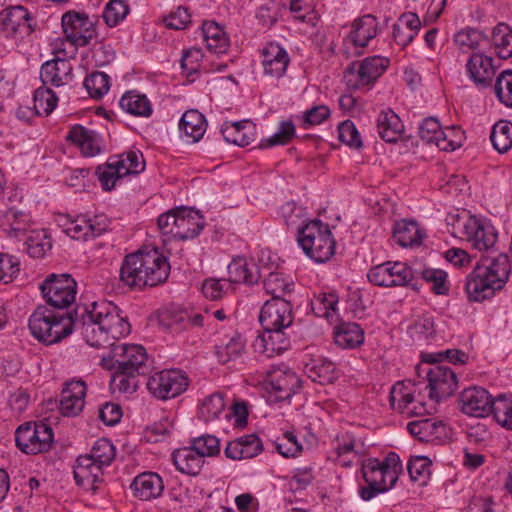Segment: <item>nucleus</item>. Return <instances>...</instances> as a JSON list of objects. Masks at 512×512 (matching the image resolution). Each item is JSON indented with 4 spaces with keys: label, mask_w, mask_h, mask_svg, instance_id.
<instances>
[{
    "label": "nucleus",
    "mask_w": 512,
    "mask_h": 512,
    "mask_svg": "<svg viewBox=\"0 0 512 512\" xmlns=\"http://www.w3.org/2000/svg\"><path fill=\"white\" fill-rule=\"evenodd\" d=\"M335 364L322 357L312 359L305 364V371L308 377L321 384L332 383L336 379Z\"/></svg>",
    "instance_id": "nucleus-45"
},
{
    "label": "nucleus",
    "mask_w": 512,
    "mask_h": 512,
    "mask_svg": "<svg viewBox=\"0 0 512 512\" xmlns=\"http://www.w3.org/2000/svg\"><path fill=\"white\" fill-rule=\"evenodd\" d=\"M267 383L279 401L289 399L301 387V380L297 374L286 365L270 370L267 374Z\"/></svg>",
    "instance_id": "nucleus-17"
},
{
    "label": "nucleus",
    "mask_w": 512,
    "mask_h": 512,
    "mask_svg": "<svg viewBox=\"0 0 512 512\" xmlns=\"http://www.w3.org/2000/svg\"><path fill=\"white\" fill-rule=\"evenodd\" d=\"M291 340L295 343H308L321 335V330L310 322L293 323L289 328Z\"/></svg>",
    "instance_id": "nucleus-58"
},
{
    "label": "nucleus",
    "mask_w": 512,
    "mask_h": 512,
    "mask_svg": "<svg viewBox=\"0 0 512 512\" xmlns=\"http://www.w3.org/2000/svg\"><path fill=\"white\" fill-rule=\"evenodd\" d=\"M297 241L307 256L315 262L328 261L335 252L336 242L329 225L312 220L298 230Z\"/></svg>",
    "instance_id": "nucleus-4"
},
{
    "label": "nucleus",
    "mask_w": 512,
    "mask_h": 512,
    "mask_svg": "<svg viewBox=\"0 0 512 512\" xmlns=\"http://www.w3.org/2000/svg\"><path fill=\"white\" fill-rule=\"evenodd\" d=\"M287 51L278 43H269L262 50V65L265 74L281 78L289 65Z\"/></svg>",
    "instance_id": "nucleus-25"
},
{
    "label": "nucleus",
    "mask_w": 512,
    "mask_h": 512,
    "mask_svg": "<svg viewBox=\"0 0 512 512\" xmlns=\"http://www.w3.org/2000/svg\"><path fill=\"white\" fill-rule=\"evenodd\" d=\"M31 21L32 17L26 8L14 6L2 12L0 31L5 33L6 36L29 35L35 30Z\"/></svg>",
    "instance_id": "nucleus-21"
},
{
    "label": "nucleus",
    "mask_w": 512,
    "mask_h": 512,
    "mask_svg": "<svg viewBox=\"0 0 512 512\" xmlns=\"http://www.w3.org/2000/svg\"><path fill=\"white\" fill-rule=\"evenodd\" d=\"M463 232L467 240L479 251L493 248L497 240V232L492 224L470 217L463 224Z\"/></svg>",
    "instance_id": "nucleus-19"
},
{
    "label": "nucleus",
    "mask_w": 512,
    "mask_h": 512,
    "mask_svg": "<svg viewBox=\"0 0 512 512\" xmlns=\"http://www.w3.org/2000/svg\"><path fill=\"white\" fill-rule=\"evenodd\" d=\"M120 107L127 113L138 117H149L153 112L146 95L136 91L126 92L120 99Z\"/></svg>",
    "instance_id": "nucleus-44"
},
{
    "label": "nucleus",
    "mask_w": 512,
    "mask_h": 512,
    "mask_svg": "<svg viewBox=\"0 0 512 512\" xmlns=\"http://www.w3.org/2000/svg\"><path fill=\"white\" fill-rule=\"evenodd\" d=\"M426 371L428 379L429 397L434 402L451 396L458 388L456 372L442 364L432 363Z\"/></svg>",
    "instance_id": "nucleus-14"
},
{
    "label": "nucleus",
    "mask_w": 512,
    "mask_h": 512,
    "mask_svg": "<svg viewBox=\"0 0 512 512\" xmlns=\"http://www.w3.org/2000/svg\"><path fill=\"white\" fill-rule=\"evenodd\" d=\"M329 457L343 467H350L357 458L355 437L350 433L338 435Z\"/></svg>",
    "instance_id": "nucleus-38"
},
{
    "label": "nucleus",
    "mask_w": 512,
    "mask_h": 512,
    "mask_svg": "<svg viewBox=\"0 0 512 512\" xmlns=\"http://www.w3.org/2000/svg\"><path fill=\"white\" fill-rule=\"evenodd\" d=\"M72 65L66 59L56 58L45 62L40 70L43 85L55 87L68 84L72 80Z\"/></svg>",
    "instance_id": "nucleus-27"
},
{
    "label": "nucleus",
    "mask_w": 512,
    "mask_h": 512,
    "mask_svg": "<svg viewBox=\"0 0 512 512\" xmlns=\"http://www.w3.org/2000/svg\"><path fill=\"white\" fill-rule=\"evenodd\" d=\"M20 273V262L17 257L0 253V284L7 285L14 281Z\"/></svg>",
    "instance_id": "nucleus-61"
},
{
    "label": "nucleus",
    "mask_w": 512,
    "mask_h": 512,
    "mask_svg": "<svg viewBox=\"0 0 512 512\" xmlns=\"http://www.w3.org/2000/svg\"><path fill=\"white\" fill-rule=\"evenodd\" d=\"M339 297L333 290L325 292L320 290L319 294L312 301V309L320 317L329 318L331 312L336 311Z\"/></svg>",
    "instance_id": "nucleus-56"
},
{
    "label": "nucleus",
    "mask_w": 512,
    "mask_h": 512,
    "mask_svg": "<svg viewBox=\"0 0 512 512\" xmlns=\"http://www.w3.org/2000/svg\"><path fill=\"white\" fill-rule=\"evenodd\" d=\"M207 128L205 116L197 110L186 111L179 122L181 137L188 143H196L202 139Z\"/></svg>",
    "instance_id": "nucleus-32"
},
{
    "label": "nucleus",
    "mask_w": 512,
    "mask_h": 512,
    "mask_svg": "<svg viewBox=\"0 0 512 512\" xmlns=\"http://www.w3.org/2000/svg\"><path fill=\"white\" fill-rule=\"evenodd\" d=\"M172 459L178 471L191 476L198 475L205 462L192 446L175 450Z\"/></svg>",
    "instance_id": "nucleus-36"
},
{
    "label": "nucleus",
    "mask_w": 512,
    "mask_h": 512,
    "mask_svg": "<svg viewBox=\"0 0 512 512\" xmlns=\"http://www.w3.org/2000/svg\"><path fill=\"white\" fill-rule=\"evenodd\" d=\"M245 352V341L239 334L223 339L215 346V355L222 364L239 359Z\"/></svg>",
    "instance_id": "nucleus-43"
},
{
    "label": "nucleus",
    "mask_w": 512,
    "mask_h": 512,
    "mask_svg": "<svg viewBox=\"0 0 512 512\" xmlns=\"http://www.w3.org/2000/svg\"><path fill=\"white\" fill-rule=\"evenodd\" d=\"M54 439L51 426L43 421L26 422L15 432L16 446L26 454H38L50 449Z\"/></svg>",
    "instance_id": "nucleus-6"
},
{
    "label": "nucleus",
    "mask_w": 512,
    "mask_h": 512,
    "mask_svg": "<svg viewBox=\"0 0 512 512\" xmlns=\"http://www.w3.org/2000/svg\"><path fill=\"white\" fill-rule=\"evenodd\" d=\"M64 232L76 240H88L106 232L110 225L109 218L104 214H97L93 217L78 215L75 218L63 216L61 218Z\"/></svg>",
    "instance_id": "nucleus-11"
},
{
    "label": "nucleus",
    "mask_w": 512,
    "mask_h": 512,
    "mask_svg": "<svg viewBox=\"0 0 512 512\" xmlns=\"http://www.w3.org/2000/svg\"><path fill=\"white\" fill-rule=\"evenodd\" d=\"M89 457L93 462L99 464L100 467L108 466L115 458V447L106 438H101L95 441L89 454L84 455Z\"/></svg>",
    "instance_id": "nucleus-52"
},
{
    "label": "nucleus",
    "mask_w": 512,
    "mask_h": 512,
    "mask_svg": "<svg viewBox=\"0 0 512 512\" xmlns=\"http://www.w3.org/2000/svg\"><path fill=\"white\" fill-rule=\"evenodd\" d=\"M291 343L289 328H276L263 330V333L255 339L253 347L256 352L270 358L287 351Z\"/></svg>",
    "instance_id": "nucleus-18"
},
{
    "label": "nucleus",
    "mask_w": 512,
    "mask_h": 512,
    "mask_svg": "<svg viewBox=\"0 0 512 512\" xmlns=\"http://www.w3.org/2000/svg\"><path fill=\"white\" fill-rule=\"evenodd\" d=\"M334 342L343 349H356L364 342V330L355 322H343L335 326Z\"/></svg>",
    "instance_id": "nucleus-34"
},
{
    "label": "nucleus",
    "mask_w": 512,
    "mask_h": 512,
    "mask_svg": "<svg viewBox=\"0 0 512 512\" xmlns=\"http://www.w3.org/2000/svg\"><path fill=\"white\" fill-rule=\"evenodd\" d=\"M460 410L472 417H485L493 413L494 399L489 392L482 387H469L464 389L459 396Z\"/></svg>",
    "instance_id": "nucleus-16"
},
{
    "label": "nucleus",
    "mask_w": 512,
    "mask_h": 512,
    "mask_svg": "<svg viewBox=\"0 0 512 512\" xmlns=\"http://www.w3.org/2000/svg\"><path fill=\"white\" fill-rule=\"evenodd\" d=\"M26 251L33 258H43L52 248L50 235L45 230H32L26 242Z\"/></svg>",
    "instance_id": "nucleus-47"
},
{
    "label": "nucleus",
    "mask_w": 512,
    "mask_h": 512,
    "mask_svg": "<svg viewBox=\"0 0 512 512\" xmlns=\"http://www.w3.org/2000/svg\"><path fill=\"white\" fill-rule=\"evenodd\" d=\"M466 70L469 78L480 88L489 87L496 73L493 59L482 53H473L470 56Z\"/></svg>",
    "instance_id": "nucleus-24"
},
{
    "label": "nucleus",
    "mask_w": 512,
    "mask_h": 512,
    "mask_svg": "<svg viewBox=\"0 0 512 512\" xmlns=\"http://www.w3.org/2000/svg\"><path fill=\"white\" fill-rule=\"evenodd\" d=\"M291 290H284V296L274 295L262 306L259 322L263 330L290 328L292 324V305L287 298Z\"/></svg>",
    "instance_id": "nucleus-12"
},
{
    "label": "nucleus",
    "mask_w": 512,
    "mask_h": 512,
    "mask_svg": "<svg viewBox=\"0 0 512 512\" xmlns=\"http://www.w3.org/2000/svg\"><path fill=\"white\" fill-rule=\"evenodd\" d=\"M203 225V218L198 211L187 207L177 208L171 236L179 240L192 239L201 232Z\"/></svg>",
    "instance_id": "nucleus-20"
},
{
    "label": "nucleus",
    "mask_w": 512,
    "mask_h": 512,
    "mask_svg": "<svg viewBox=\"0 0 512 512\" xmlns=\"http://www.w3.org/2000/svg\"><path fill=\"white\" fill-rule=\"evenodd\" d=\"M191 446L203 459L215 456L220 452V440L213 435H202L194 438Z\"/></svg>",
    "instance_id": "nucleus-63"
},
{
    "label": "nucleus",
    "mask_w": 512,
    "mask_h": 512,
    "mask_svg": "<svg viewBox=\"0 0 512 512\" xmlns=\"http://www.w3.org/2000/svg\"><path fill=\"white\" fill-rule=\"evenodd\" d=\"M73 474L76 484L92 494L97 492L103 482V468L83 455L77 458Z\"/></svg>",
    "instance_id": "nucleus-22"
},
{
    "label": "nucleus",
    "mask_w": 512,
    "mask_h": 512,
    "mask_svg": "<svg viewBox=\"0 0 512 512\" xmlns=\"http://www.w3.org/2000/svg\"><path fill=\"white\" fill-rule=\"evenodd\" d=\"M509 273L510 264L507 259H496L489 265L477 264L468 275L465 288H503Z\"/></svg>",
    "instance_id": "nucleus-10"
},
{
    "label": "nucleus",
    "mask_w": 512,
    "mask_h": 512,
    "mask_svg": "<svg viewBox=\"0 0 512 512\" xmlns=\"http://www.w3.org/2000/svg\"><path fill=\"white\" fill-rule=\"evenodd\" d=\"M202 36L209 51L223 54L228 50L229 39L223 29L215 22H204Z\"/></svg>",
    "instance_id": "nucleus-42"
},
{
    "label": "nucleus",
    "mask_w": 512,
    "mask_h": 512,
    "mask_svg": "<svg viewBox=\"0 0 512 512\" xmlns=\"http://www.w3.org/2000/svg\"><path fill=\"white\" fill-rule=\"evenodd\" d=\"M33 101L34 114L48 116L55 109L58 98L51 89L43 85L35 90Z\"/></svg>",
    "instance_id": "nucleus-50"
},
{
    "label": "nucleus",
    "mask_w": 512,
    "mask_h": 512,
    "mask_svg": "<svg viewBox=\"0 0 512 512\" xmlns=\"http://www.w3.org/2000/svg\"><path fill=\"white\" fill-rule=\"evenodd\" d=\"M416 386L410 381H400L392 386L389 403L393 410L408 417L430 414L435 407L415 397Z\"/></svg>",
    "instance_id": "nucleus-7"
},
{
    "label": "nucleus",
    "mask_w": 512,
    "mask_h": 512,
    "mask_svg": "<svg viewBox=\"0 0 512 512\" xmlns=\"http://www.w3.org/2000/svg\"><path fill=\"white\" fill-rule=\"evenodd\" d=\"M102 362L108 369H122L130 375L132 372L145 375L150 370L145 348L136 344L117 343L103 355Z\"/></svg>",
    "instance_id": "nucleus-5"
},
{
    "label": "nucleus",
    "mask_w": 512,
    "mask_h": 512,
    "mask_svg": "<svg viewBox=\"0 0 512 512\" xmlns=\"http://www.w3.org/2000/svg\"><path fill=\"white\" fill-rule=\"evenodd\" d=\"M419 136L424 142L434 144L443 151L456 148V143L448 138L447 132L442 130L439 121L434 117H428L422 121L419 126Z\"/></svg>",
    "instance_id": "nucleus-29"
},
{
    "label": "nucleus",
    "mask_w": 512,
    "mask_h": 512,
    "mask_svg": "<svg viewBox=\"0 0 512 512\" xmlns=\"http://www.w3.org/2000/svg\"><path fill=\"white\" fill-rule=\"evenodd\" d=\"M41 292L50 307L61 310L75 302L77 290H41Z\"/></svg>",
    "instance_id": "nucleus-57"
},
{
    "label": "nucleus",
    "mask_w": 512,
    "mask_h": 512,
    "mask_svg": "<svg viewBox=\"0 0 512 512\" xmlns=\"http://www.w3.org/2000/svg\"><path fill=\"white\" fill-rule=\"evenodd\" d=\"M379 136L386 142L394 143L401 138L404 126L399 116L392 110L382 111L377 119Z\"/></svg>",
    "instance_id": "nucleus-39"
},
{
    "label": "nucleus",
    "mask_w": 512,
    "mask_h": 512,
    "mask_svg": "<svg viewBox=\"0 0 512 512\" xmlns=\"http://www.w3.org/2000/svg\"><path fill=\"white\" fill-rule=\"evenodd\" d=\"M389 65V59L373 56L361 63L353 62L344 72V81L349 88L360 89L376 81Z\"/></svg>",
    "instance_id": "nucleus-9"
},
{
    "label": "nucleus",
    "mask_w": 512,
    "mask_h": 512,
    "mask_svg": "<svg viewBox=\"0 0 512 512\" xmlns=\"http://www.w3.org/2000/svg\"><path fill=\"white\" fill-rule=\"evenodd\" d=\"M423 237L424 233L416 221L403 219L394 225L393 239L401 247L419 246L422 243Z\"/></svg>",
    "instance_id": "nucleus-37"
},
{
    "label": "nucleus",
    "mask_w": 512,
    "mask_h": 512,
    "mask_svg": "<svg viewBox=\"0 0 512 512\" xmlns=\"http://www.w3.org/2000/svg\"><path fill=\"white\" fill-rule=\"evenodd\" d=\"M263 451L261 440L256 434L238 437L226 445L224 453L232 460L251 459Z\"/></svg>",
    "instance_id": "nucleus-26"
},
{
    "label": "nucleus",
    "mask_w": 512,
    "mask_h": 512,
    "mask_svg": "<svg viewBox=\"0 0 512 512\" xmlns=\"http://www.w3.org/2000/svg\"><path fill=\"white\" fill-rule=\"evenodd\" d=\"M376 33V18L368 14L354 21L348 39L354 46L365 47Z\"/></svg>",
    "instance_id": "nucleus-40"
},
{
    "label": "nucleus",
    "mask_w": 512,
    "mask_h": 512,
    "mask_svg": "<svg viewBox=\"0 0 512 512\" xmlns=\"http://www.w3.org/2000/svg\"><path fill=\"white\" fill-rule=\"evenodd\" d=\"M295 134V126L290 121L281 122L278 131L269 138L262 139L258 148L264 149L287 144Z\"/></svg>",
    "instance_id": "nucleus-60"
},
{
    "label": "nucleus",
    "mask_w": 512,
    "mask_h": 512,
    "mask_svg": "<svg viewBox=\"0 0 512 512\" xmlns=\"http://www.w3.org/2000/svg\"><path fill=\"white\" fill-rule=\"evenodd\" d=\"M407 430L421 442H434L446 434V428L442 421L436 418H423L411 421L407 424Z\"/></svg>",
    "instance_id": "nucleus-30"
},
{
    "label": "nucleus",
    "mask_w": 512,
    "mask_h": 512,
    "mask_svg": "<svg viewBox=\"0 0 512 512\" xmlns=\"http://www.w3.org/2000/svg\"><path fill=\"white\" fill-rule=\"evenodd\" d=\"M492 43L499 58L508 59L511 57L512 29L507 24H498L492 32Z\"/></svg>",
    "instance_id": "nucleus-46"
},
{
    "label": "nucleus",
    "mask_w": 512,
    "mask_h": 512,
    "mask_svg": "<svg viewBox=\"0 0 512 512\" xmlns=\"http://www.w3.org/2000/svg\"><path fill=\"white\" fill-rule=\"evenodd\" d=\"M66 138L76 144L84 156L92 157L100 153L99 136L93 130L76 125L70 129Z\"/></svg>",
    "instance_id": "nucleus-35"
},
{
    "label": "nucleus",
    "mask_w": 512,
    "mask_h": 512,
    "mask_svg": "<svg viewBox=\"0 0 512 512\" xmlns=\"http://www.w3.org/2000/svg\"><path fill=\"white\" fill-rule=\"evenodd\" d=\"M430 467L431 462L427 457H412L407 465L410 479L414 482H420L421 485L426 484L430 476Z\"/></svg>",
    "instance_id": "nucleus-59"
},
{
    "label": "nucleus",
    "mask_w": 512,
    "mask_h": 512,
    "mask_svg": "<svg viewBox=\"0 0 512 512\" xmlns=\"http://www.w3.org/2000/svg\"><path fill=\"white\" fill-rule=\"evenodd\" d=\"M170 272L166 257L157 250L127 255L120 269L121 281L130 288H153L163 284Z\"/></svg>",
    "instance_id": "nucleus-2"
},
{
    "label": "nucleus",
    "mask_w": 512,
    "mask_h": 512,
    "mask_svg": "<svg viewBox=\"0 0 512 512\" xmlns=\"http://www.w3.org/2000/svg\"><path fill=\"white\" fill-rule=\"evenodd\" d=\"M228 281L233 284L256 285L261 278L258 267L248 263L245 258L237 257L228 265Z\"/></svg>",
    "instance_id": "nucleus-33"
},
{
    "label": "nucleus",
    "mask_w": 512,
    "mask_h": 512,
    "mask_svg": "<svg viewBox=\"0 0 512 512\" xmlns=\"http://www.w3.org/2000/svg\"><path fill=\"white\" fill-rule=\"evenodd\" d=\"M226 405L225 395L214 392L203 399L199 407V415L206 422L213 421L220 416Z\"/></svg>",
    "instance_id": "nucleus-48"
},
{
    "label": "nucleus",
    "mask_w": 512,
    "mask_h": 512,
    "mask_svg": "<svg viewBox=\"0 0 512 512\" xmlns=\"http://www.w3.org/2000/svg\"><path fill=\"white\" fill-rule=\"evenodd\" d=\"M149 321L164 332L180 334L194 328L204 327L205 316L191 307L171 303L151 313Z\"/></svg>",
    "instance_id": "nucleus-3"
},
{
    "label": "nucleus",
    "mask_w": 512,
    "mask_h": 512,
    "mask_svg": "<svg viewBox=\"0 0 512 512\" xmlns=\"http://www.w3.org/2000/svg\"><path fill=\"white\" fill-rule=\"evenodd\" d=\"M77 326L88 345L109 350L130 333L129 322L111 302H93L90 307L78 305L73 312L38 306L28 319L31 335L46 346L61 342Z\"/></svg>",
    "instance_id": "nucleus-1"
},
{
    "label": "nucleus",
    "mask_w": 512,
    "mask_h": 512,
    "mask_svg": "<svg viewBox=\"0 0 512 512\" xmlns=\"http://www.w3.org/2000/svg\"><path fill=\"white\" fill-rule=\"evenodd\" d=\"M110 165L116 169V173L123 178L130 174H139L145 168L142 154L135 151H129L119 155L109 157Z\"/></svg>",
    "instance_id": "nucleus-41"
},
{
    "label": "nucleus",
    "mask_w": 512,
    "mask_h": 512,
    "mask_svg": "<svg viewBox=\"0 0 512 512\" xmlns=\"http://www.w3.org/2000/svg\"><path fill=\"white\" fill-rule=\"evenodd\" d=\"M128 4L123 0H111L105 7L103 18L105 23L114 27L121 22L128 14Z\"/></svg>",
    "instance_id": "nucleus-62"
},
{
    "label": "nucleus",
    "mask_w": 512,
    "mask_h": 512,
    "mask_svg": "<svg viewBox=\"0 0 512 512\" xmlns=\"http://www.w3.org/2000/svg\"><path fill=\"white\" fill-rule=\"evenodd\" d=\"M63 32L75 47H84L96 35L93 22L84 13L69 11L62 16Z\"/></svg>",
    "instance_id": "nucleus-15"
},
{
    "label": "nucleus",
    "mask_w": 512,
    "mask_h": 512,
    "mask_svg": "<svg viewBox=\"0 0 512 512\" xmlns=\"http://www.w3.org/2000/svg\"><path fill=\"white\" fill-rule=\"evenodd\" d=\"M83 85L90 97L100 99L110 88V77L104 72L96 71L86 76Z\"/></svg>",
    "instance_id": "nucleus-54"
},
{
    "label": "nucleus",
    "mask_w": 512,
    "mask_h": 512,
    "mask_svg": "<svg viewBox=\"0 0 512 512\" xmlns=\"http://www.w3.org/2000/svg\"><path fill=\"white\" fill-rule=\"evenodd\" d=\"M494 90L501 103L512 107V70H505L498 76Z\"/></svg>",
    "instance_id": "nucleus-64"
},
{
    "label": "nucleus",
    "mask_w": 512,
    "mask_h": 512,
    "mask_svg": "<svg viewBox=\"0 0 512 512\" xmlns=\"http://www.w3.org/2000/svg\"><path fill=\"white\" fill-rule=\"evenodd\" d=\"M224 139L235 145L248 146L256 138V126L250 120L225 122L221 128Z\"/></svg>",
    "instance_id": "nucleus-31"
},
{
    "label": "nucleus",
    "mask_w": 512,
    "mask_h": 512,
    "mask_svg": "<svg viewBox=\"0 0 512 512\" xmlns=\"http://www.w3.org/2000/svg\"><path fill=\"white\" fill-rule=\"evenodd\" d=\"M186 374L178 369L163 370L150 376L146 386L151 395L159 400L175 398L188 387Z\"/></svg>",
    "instance_id": "nucleus-8"
},
{
    "label": "nucleus",
    "mask_w": 512,
    "mask_h": 512,
    "mask_svg": "<svg viewBox=\"0 0 512 512\" xmlns=\"http://www.w3.org/2000/svg\"><path fill=\"white\" fill-rule=\"evenodd\" d=\"M367 277L371 284L389 288L391 286H408L417 278V274L405 263L387 262L370 269Z\"/></svg>",
    "instance_id": "nucleus-13"
},
{
    "label": "nucleus",
    "mask_w": 512,
    "mask_h": 512,
    "mask_svg": "<svg viewBox=\"0 0 512 512\" xmlns=\"http://www.w3.org/2000/svg\"><path fill=\"white\" fill-rule=\"evenodd\" d=\"M490 140L499 153H506L512 147V123L506 120L497 122L491 131Z\"/></svg>",
    "instance_id": "nucleus-49"
},
{
    "label": "nucleus",
    "mask_w": 512,
    "mask_h": 512,
    "mask_svg": "<svg viewBox=\"0 0 512 512\" xmlns=\"http://www.w3.org/2000/svg\"><path fill=\"white\" fill-rule=\"evenodd\" d=\"M386 472L385 468L380 465V460L376 458L369 459L362 467V474L366 483H373L378 486L389 485V489H391L394 485H390Z\"/></svg>",
    "instance_id": "nucleus-55"
},
{
    "label": "nucleus",
    "mask_w": 512,
    "mask_h": 512,
    "mask_svg": "<svg viewBox=\"0 0 512 512\" xmlns=\"http://www.w3.org/2000/svg\"><path fill=\"white\" fill-rule=\"evenodd\" d=\"M87 387L82 380H71L65 383L61 392L59 409L63 416L74 417L82 412L85 406Z\"/></svg>",
    "instance_id": "nucleus-23"
},
{
    "label": "nucleus",
    "mask_w": 512,
    "mask_h": 512,
    "mask_svg": "<svg viewBox=\"0 0 512 512\" xmlns=\"http://www.w3.org/2000/svg\"><path fill=\"white\" fill-rule=\"evenodd\" d=\"M493 416L496 422L512 430V395H499L494 399Z\"/></svg>",
    "instance_id": "nucleus-53"
},
{
    "label": "nucleus",
    "mask_w": 512,
    "mask_h": 512,
    "mask_svg": "<svg viewBox=\"0 0 512 512\" xmlns=\"http://www.w3.org/2000/svg\"><path fill=\"white\" fill-rule=\"evenodd\" d=\"M130 488L136 498L149 501L158 498L162 494L164 483L157 473L144 472L134 478Z\"/></svg>",
    "instance_id": "nucleus-28"
},
{
    "label": "nucleus",
    "mask_w": 512,
    "mask_h": 512,
    "mask_svg": "<svg viewBox=\"0 0 512 512\" xmlns=\"http://www.w3.org/2000/svg\"><path fill=\"white\" fill-rule=\"evenodd\" d=\"M3 222L9 226V235L18 237L25 233L31 225V217L22 211L10 208L3 215Z\"/></svg>",
    "instance_id": "nucleus-51"
}]
</instances>
